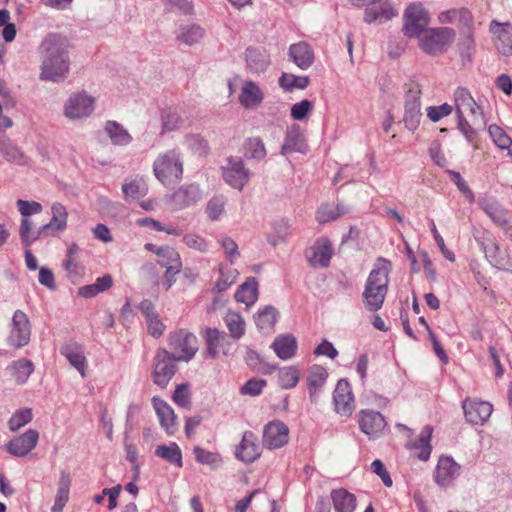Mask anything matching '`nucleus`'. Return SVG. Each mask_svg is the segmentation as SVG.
<instances>
[{
    "label": "nucleus",
    "mask_w": 512,
    "mask_h": 512,
    "mask_svg": "<svg viewBox=\"0 0 512 512\" xmlns=\"http://www.w3.org/2000/svg\"><path fill=\"white\" fill-rule=\"evenodd\" d=\"M70 41L60 33H48L38 46L41 57L39 79L59 83L64 81L70 70Z\"/></svg>",
    "instance_id": "nucleus-1"
},
{
    "label": "nucleus",
    "mask_w": 512,
    "mask_h": 512,
    "mask_svg": "<svg viewBox=\"0 0 512 512\" xmlns=\"http://www.w3.org/2000/svg\"><path fill=\"white\" fill-rule=\"evenodd\" d=\"M378 261L383 262V265L376 266L371 270L363 292L365 308L370 312H376L382 308L388 291L391 263L384 258H379Z\"/></svg>",
    "instance_id": "nucleus-2"
},
{
    "label": "nucleus",
    "mask_w": 512,
    "mask_h": 512,
    "mask_svg": "<svg viewBox=\"0 0 512 512\" xmlns=\"http://www.w3.org/2000/svg\"><path fill=\"white\" fill-rule=\"evenodd\" d=\"M155 177L165 186L182 179L183 159L179 150L171 149L160 154L153 163Z\"/></svg>",
    "instance_id": "nucleus-3"
},
{
    "label": "nucleus",
    "mask_w": 512,
    "mask_h": 512,
    "mask_svg": "<svg viewBox=\"0 0 512 512\" xmlns=\"http://www.w3.org/2000/svg\"><path fill=\"white\" fill-rule=\"evenodd\" d=\"M455 38V31L450 27L428 28L419 39V47L430 56L443 54Z\"/></svg>",
    "instance_id": "nucleus-4"
},
{
    "label": "nucleus",
    "mask_w": 512,
    "mask_h": 512,
    "mask_svg": "<svg viewBox=\"0 0 512 512\" xmlns=\"http://www.w3.org/2000/svg\"><path fill=\"white\" fill-rule=\"evenodd\" d=\"M475 240L484 252L491 265L499 270L508 271L512 267V260L506 249H502L496 239L487 231L475 236Z\"/></svg>",
    "instance_id": "nucleus-5"
},
{
    "label": "nucleus",
    "mask_w": 512,
    "mask_h": 512,
    "mask_svg": "<svg viewBox=\"0 0 512 512\" xmlns=\"http://www.w3.org/2000/svg\"><path fill=\"white\" fill-rule=\"evenodd\" d=\"M167 341L170 349L173 351L171 354L179 362L190 361L198 351L197 337L186 329H179L169 333Z\"/></svg>",
    "instance_id": "nucleus-6"
},
{
    "label": "nucleus",
    "mask_w": 512,
    "mask_h": 512,
    "mask_svg": "<svg viewBox=\"0 0 512 512\" xmlns=\"http://www.w3.org/2000/svg\"><path fill=\"white\" fill-rule=\"evenodd\" d=\"M403 34L408 38H420L430 23L428 11L421 3H411L403 14Z\"/></svg>",
    "instance_id": "nucleus-7"
},
{
    "label": "nucleus",
    "mask_w": 512,
    "mask_h": 512,
    "mask_svg": "<svg viewBox=\"0 0 512 512\" xmlns=\"http://www.w3.org/2000/svg\"><path fill=\"white\" fill-rule=\"evenodd\" d=\"M176 362L179 361L166 349L159 348L156 351L152 369V378L155 385L162 389L166 388L177 371Z\"/></svg>",
    "instance_id": "nucleus-8"
},
{
    "label": "nucleus",
    "mask_w": 512,
    "mask_h": 512,
    "mask_svg": "<svg viewBox=\"0 0 512 512\" xmlns=\"http://www.w3.org/2000/svg\"><path fill=\"white\" fill-rule=\"evenodd\" d=\"M30 338L31 323L29 318L22 310H16L12 317L7 343L15 349H20L30 342Z\"/></svg>",
    "instance_id": "nucleus-9"
},
{
    "label": "nucleus",
    "mask_w": 512,
    "mask_h": 512,
    "mask_svg": "<svg viewBox=\"0 0 512 512\" xmlns=\"http://www.w3.org/2000/svg\"><path fill=\"white\" fill-rule=\"evenodd\" d=\"M224 181L237 190H242L250 178V170L245 167L240 157H229L226 165L222 166Z\"/></svg>",
    "instance_id": "nucleus-10"
},
{
    "label": "nucleus",
    "mask_w": 512,
    "mask_h": 512,
    "mask_svg": "<svg viewBox=\"0 0 512 512\" xmlns=\"http://www.w3.org/2000/svg\"><path fill=\"white\" fill-rule=\"evenodd\" d=\"M421 119V90L418 87H410L405 93L403 118L405 127L418 128Z\"/></svg>",
    "instance_id": "nucleus-11"
},
{
    "label": "nucleus",
    "mask_w": 512,
    "mask_h": 512,
    "mask_svg": "<svg viewBox=\"0 0 512 512\" xmlns=\"http://www.w3.org/2000/svg\"><path fill=\"white\" fill-rule=\"evenodd\" d=\"M95 100L85 91L73 93L65 104V115L70 119L88 117L94 110Z\"/></svg>",
    "instance_id": "nucleus-12"
},
{
    "label": "nucleus",
    "mask_w": 512,
    "mask_h": 512,
    "mask_svg": "<svg viewBox=\"0 0 512 512\" xmlns=\"http://www.w3.org/2000/svg\"><path fill=\"white\" fill-rule=\"evenodd\" d=\"M466 421L473 425H483L493 412V406L488 401L466 398L462 402Z\"/></svg>",
    "instance_id": "nucleus-13"
},
{
    "label": "nucleus",
    "mask_w": 512,
    "mask_h": 512,
    "mask_svg": "<svg viewBox=\"0 0 512 512\" xmlns=\"http://www.w3.org/2000/svg\"><path fill=\"white\" fill-rule=\"evenodd\" d=\"M333 402L336 413L349 417L354 411V396L350 383L346 379H340L333 393Z\"/></svg>",
    "instance_id": "nucleus-14"
},
{
    "label": "nucleus",
    "mask_w": 512,
    "mask_h": 512,
    "mask_svg": "<svg viewBox=\"0 0 512 512\" xmlns=\"http://www.w3.org/2000/svg\"><path fill=\"white\" fill-rule=\"evenodd\" d=\"M289 429L286 424L276 420L269 422L263 431V445L268 449H278L288 443Z\"/></svg>",
    "instance_id": "nucleus-15"
},
{
    "label": "nucleus",
    "mask_w": 512,
    "mask_h": 512,
    "mask_svg": "<svg viewBox=\"0 0 512 512\" xmlns=\"http://www.w3.org/2000/svg\"><path fill=\"white\" fill-rule=\"evenodd\" d=\"M332 254V245L330 241L324 237L317 239L314 245L306 251L307 260L313 267H328Z\"/></svg>",
    "instance_id": "nucleus-16"
},
{
    "label": "nucleus",
    "mask_w": 512,
    "mask_h": 512,
    "mask_svg": "<svg viewBox=\"0 0 512 512\" xmlns=\"http://www.w3.org/2000/svg\"><path fill=\"white\" fill-rule=\"evenodd\" d=\"M38 439V431L35 429H29L22 435L9 441L6 445V449L10 454L16 457H23L35 448Z\"/></svg>",
    "instance_id": "nucleus-17"
},
{
    "label": "nucleus",
    "mask_w": 512,
    "mask_h": 512,
    "mask_svg": "<svg viewBox=\"0 0 512 512\" xmlns=\"http://www.w3.org/2000/svg\"><path fill=\"white\" fill-rule=\"evenodd\" d=\"M459 471L460 465L452 457L441 456L434 472V480L439 486L447 487L459 475Z\"/></svg>",
    "instance_id": "nucleus-18"
},
{
    "label": "nucleus",
    "mask_w": 512,
    "mask_h": 512,
    "mask_svg": "<svg viewBox=\"0 0 512 512\" xmlns=\"http://www.w3.org/2000/svg\"><path fill=\"white\" fill-rule=\"evenodd\" d=\"M202 191L198 184H185L179 187L171 196L175 209H184L196 204L202 199Z\"/></svg>",
    "instance_id": "nucleus-19"
},
{
    "label": "nucleus",
    "mask_w": 512,
    "mask_h": 512,
    "mask_svg": "<svg viewBox=\"0 0 512 512\" xmlns=\"http://www.w3.org/2000/svg\"><path fill=\"white\" fill-rule=\"evenodd\" d=\"M358 421L361 431L370 437H377L387 426L383 415L374 410H362Z\"/></svg>",
    "instance_id": "nucleus-20"
},
{
    "label": "nucleus",
    "mask_w": 512,
    "mask_h": 512,
    "mask_svg": "<svg viewBox=\"0 0 512 512\" xmlns=\"http://www.w3.org/2000/svg\"><path fill=\"white\" fill-rule=\"evenodd\" d=\"M244 54L246 68L253 74L265 72L271 64L270 55L264 48L249 46Z\"/></svg>",
    "instance_id": "nucleus-21"
},
{
    "label": "nucleus",
    "mask_w": 512,
    "mask_h": 512,
    "mask_svg": "<svg viewBox=\"0 0 512 512\" xmlns=\"http://www.w3.org/2000/svg\"><path fill=\"white\" fill-rule=\"evenodd\" d=\"M288 57L301 70L310 68L315 60L312 47L305 41L291 44L288 49Z\"/></svg>",
    "instance_id": "nucleus-22"
},
{
    "label": "nucleus",
    "mask_w": 512,
    "mask_h": 512,
    "mask_svg": "<svg viewBox=\"0 0 512 512\" xmlns=\"http://www.w3.org/2000/svg\"><path fill=\"white\" fill-rule=\"evenodd\" d=\"M260 454L256 435L252 431H245L235 456L243 462L252 463L259 458Z\"/></svg>",
    "instance_id": "nucleus-23"
},
{
    "label": "nucleus",
    "mask_w": 512,
    "mask_h": 512,
    "mask_svg": "<svg viewBox=\"0 0 512 512\" xmlns=\"http://www.w3.org/2000/svg\"><path fill=\"white\" fill-rule=\"evenodd\" d=\"M328 378L327 370L321 365H312L308 371L307 388L310 401L318 402L319 393Z\"/></svg>",
    "instance_id": "nucleus-24"
},
{
    "label": "nucleus",
    "mask_w": 512,
    "mask_h": 512,
    "mask_svg": "<svg viewBox=\"0 0 512 512\" xmlns=\"http://www.w3.org/2000/svg\"><path fill=\"white\" fill-rule=\"evenodd\" d=\"M152 404L159 418L160 425L165 429L168 435H173L176 431V415L164 400L159 397L152 398Z\"/></svg>",
    "instance_id": "nucleus-25"
},
{
    "label": "nucleus",
    "mask_w": 512,
    "mask_h": 512,
    "mask_svg": "<svg viewBox=\"0 0 512 512\" xmlns=\"http://www.w3.org/2000/svg\"><path fill=\"white\" fill-rule=\"evenodd\" d=\"M52 218L51 220L41 226V231H45L46 235H54L58 231L65 230L67 226L68 212L66 207L55 202L51 206Z\"/></svg>",
    "instance_id": "nucleus-26"
},
{
    "label": "nucleus",
    "mask_w": 512,
    "mask_h": 512,
    "mask_svg": "<svg viewBox=\"0 0 512 512\" xmlns=\"http://www.w3.org/2000/svg\"><path fill=\"white\" fill-rule=\"evenodd\" d=\"M380 3L388 4L389 0H367V7L364 10V21L366 23L371 24L382 18L391 20L397 15V11L389 5L376 8L375 5Z\"/></svg>",
    "instance_id": "nucleus-27"
},
{
    "label": "nucleus",
    "mask_w": 512,
    "mask_h": 512,
    "mask_svg": "<svg viewBox=\"0 0 512 512\" xmlns=\"http://www.w3.org/2000/svg\"><path fill=\"white\" fill-rule=\"evenodd\" d=\"M264 94L254 81H246L239 94V102L246 109L257 108L263 101Z\"/></svg>",
    "instance_id": "nucleus-28"
},
{
    "label": "nucleus",
    "mask_w": 512,
    "mask_h": 512,
    "mask_svg": "<svg viewBox=\"0 0 512 512\" xmlns=\"http://www.w3.org/2000/svg\"><path fill=\"white\" fill-rule=\"evenodd\" d=\"M489 30L502 43V47L498 48L499 52L503 55L512 54L511 24L508 22L501 23L494 19L490 22Z\"/></svg>",
    "instance_id": "nucleus-29"
},
{
    "label": "nucleus",
    "mask_w": 512,
    "mask_h": 512,
    "mask_svg": "<svg viewBox=\"0 0 512 512\" xmlns=\"http://www.w3.org/2000/svg\"><path fill=\"white\" fill-rule=\"evenodd\" d=\"M433 433V427L430 425L424 426L421 430L419 437L407 444V448L410 450H419L417 457L421 461H427L430 458L432 451L431 437Z\"/></svg>",
    "instance_id": "nucleus-30"
},
{
    "label": "nucleus",
    "mask_w": 512,
    "mask_h": 512,
    "mask_svg": "<svg viewBox=\"0 0 512 512\" xmlns=\"http://www.w3.org/2000/svg\"><path fill=\"white\" fill-rule=\"evenodd\" d=\"M480 207L496 225L501 228L508 225V212L495 199H483Z\"/></svg>",
    "instance_id": "nucleus-31"
},
{
    "label": "nucleus",
    "mask_w": 512,
    "mask_h": 512,
    "mask_svg": "<svg viewBox=\"0 0 512 512\" xmlns=\"http://www.w3.org/2000/svg\"><path fill=\"white\" fill-rule=\"evenodd\" d=\"M331 500L336 512H354L356 509V497L344 488L331 491Z\"/></svg>",
    "instance_id": "nucleus-32"
},
{
    "label": "nucleus",
    "mask_w": 512,
    "mask_h": 512,
    "mask_svg": "<svg viewBox=\"0 0 512 512\" xmlns=\"http://www.w3.org/2000/svg\"><path fill=\"white\" fill-rule=\"evenodd\" d=\"M271 347L280 359L287 360L295 355L297 342L291 334H284L276 337Z\"/></svg>",
    "instance_id": "nucleus-33"
},
{
    "label": "nucleus",
    "mask_w": 512,
    "mask_h": 512,
    "mask_svg": "<svg viewBox=\"0 0 512 512\" xmlns=\"http://www.w3.org/2000/svg\"><path fill=\"white\" fill-rule=\"evenodd\" d=\"M292 152H300L302 154L308 152V146L300 130H287L281 154L288 155Z\"/></svg>",
    "instance_id": "nucleus-34"
},
{
    "label": "nucleus",
    "mask_w": 512,
    "mask_h": 512,
    "mask_svg": "<svg viewBox=\"0 0 512 512\" xmlns=\"http://www.w3.org/2000/svg\"><path fill=\"white\" fill-rule=\"evenodd\" d=\"M460 38L457 43L459 56L463 62L471 63L476 53V42L474 39V30H467L465 33H459Z\"/></svg>",
    "instance_id": "nucleus-35"
},
{
    "label": "nucleus",
    "mask_w": 512,
    "mask_h": 512,
    "mask_svg": "<svg viewBox=\"0 0 512 512\" xmlns=\"http://www.w3.org/2000/svg\"><path fill=\"white\" fill-rule=\"evenodd\" d=\"M258 297V282L254 277H249L246 281L239 286L235 293L237 302H241L250 306L257 301Z\"/></svg>",
    "instance_id": "nucleus-36"
},
{
    "label": "nucleus",
    "mask_w": 512,
    "mask_h": 512,
    "mask_svg": "<svg viewBox=\"0 0 512 512\" xmlns=\"http://www.w3.org/2000/svg\"><path fill=\"white\" fill-rule=\"evenodd\" d=\"M60 353L80 372L82 377H85L86 357L77 344L71 343L64 345Z\"/></svg>",
    "instance_id": "nucleus-37"
},
{
    "label": "nucleus",
    "mask_w": 512,
    "mask_h": 512,
    "mask_svg": "<svg viewBox=\"0 0 512 512\" xmlns=\"http://www.w3.org/2000/svg\"><path fill=\"white\" fill-rule=\"evenodd\" d=\"M278 84L285 92H293L296 89L304 90L310 85V77L283 72L278 79Z\"/></svg>",
    "instance_id": "nucleus-38"
},
{
    "label": "nucleus",
    "mask_w": 512,
    "mask_h": 512,
    "mask_svg": "<svg viewBox=\"0 0 512 512\" xmlns=\"http://www.w3.org/2000/svg\"><path fill=\"white\" fill-rule=\"evenodd\" d=\"M155 456L168 463L181 468L183 466L182 452L179 446L172 442L169 445H159L155 449Z\"/></svg>",
    "instance_id": "nucleus-39"
},
{
    "label": "nucleus",
    "mask_w": 512,
    "mask_h": 512,
    "mask_svg": "<svg viewBox=\"0 0 512 512\" xmlns=\"http://www.w3.org/2000/svg\"><path fill=\"white\" fill-rule=\"evenodd\" d=\"M113 285V279L110 274L98 277L95 283L85 285L79 288L78 294L84 298H93L99 293L105 292Z\"/></svg>",
    "instance_id": "nucleus-40"
},
{
    "label": "nucleus",
    "mask_w": 512,
    "mask_h": 512,
    "mask_svg": "<svg viewBox=\"0 0 512 512\" xmlns=\"http://www.w3.org/2000/svg\"><path fill=\"white\" fill-rule=\"evenodd\" d=\"M466 118L472 128H500L496 123H488L483 107L474 101V105L469 108Z\"/></svg>",
    "instance_id": "nucleus-41"
},
{
    "label": "nucleus",
    "mask_w": 512,
    "mask_h": 512,
    "mask_svg": "<svg viewBox=\"0 0 512 512\" xmlns=\"http://www.w3.org/2000/svg\"><path fill=\"white\" fill-rule=\"evenodd\" d=\"M205 30L196 24L182 25L180 26L177 40L192 46L198 43L204 36Z\"/></svg>",
    "instance_id": "nucleus-42"
},
{
    "label": "nucleus",
    "mask_w": 512,
    "mask_h": 512,
    "mask_svg": "<svg viewBox=\"0 0 512 512\" xmlns=\"http://www.w3.org/2000/svg\"><path fill=\"white\" fill-rule=\"evenodd\" d=\"M41 235H46L45 231L33 229V223L28 218H23L19 228V236L25 248H30L33 242L38 240Z\"/></svg>",
    "instance_id": "nucleus-43"
},
{
    "label": "nucleus",
    "mask_w": 512,
    "mask_h": 512,
    "mask_svg": "<svg viewBox=\"0 0 512 512\" xmlns=\"http://www.w3.org/2000/svg\"><path fill=\"white\" fill-rule=\"evenodd\" d=\"M0 153L9 162L19 165L25 163L24 155L5 135L0 136Z\"/></svg>",
    "instance_id": "nucleus-44"
},
{
    "label": "nucleus",
    "mask_w": 512,
    "mask_h": 512,
    "mask_svg": "<svg viewBox=\"0 0 512 512\" xmlns=\"http://www.w3.org/2000/svg\"><path fill=\"white\" fill-rule=\"evenodd\" d=\"M300 379V372L295 366L280 368L278 371V384L282 389L295 387Z\"/></svg>",
    "instance_id": "nucleus-45"
},
{
    "label": "nucleus",
    "mask_w": 512,
    "mask_h": 512,
    "mask_svg": "<svg viewBox=\"0 0 512 512\" xmlns=\"http://www.w3.org/2000/svg\"><path fill=\"white\" fill-rule=\"evenodd\" d=\"M276 316L277 310L273 306H266L255 315V323L260 330L268 332L272 330Z\"/></svg>",
    "instance_id": "nucleus-46"
},
{
    "label": "nucleus",
    "mask_w": 512,
    "mask_h": 512,
    "mask_svg": "<svg viewBox=\"0 0 512 512\" xmlns=\"http://www.w3.org/2000/svg\"><path fill=\"white\" fill-rule=\"evenodd\" d=\"M224 320L232 338L238 340L244 335L245 321L239 313L229 311Z\"/></svg>",
    "instance_id": "nucleus-47"
},
{
    "label": "nucleus",
    "mask_w": 512,
    "mask_h": 512,
    "mask_svg": "<svg viewBox=\"0 0 512 512\" xmlns=\"http://www.w3.org/2000/svg\"><path fill=\"white\" fill-rule=\"evenodd\" d=\"M12 375L19 384L25 383L32 372L34 371V364L28 359H19L14 361L11 365Z\"/></svg>",
    "instance_id": "nucleus-48"
},
{
    "label": "nucleus",
    "mask_w": 512,
    "mask_h": 512,
    "mask_svg": "<svg viewBox=\"0 0 512 512\" xmlns=\"http://www.w3.org/2000/svg\"><path fill=\"white\" fill-rule=\"evenodd\" d=\"M246 364L254 371L262 374H271L276 367L263 361L260 355L251 349H248L245 355Z\"/></svg>",
    "instance_id": "nucleus-49"
},
{
    "label": "nucleus",
    "mask_w": 512,
    "mask_h": 512,
    "mask_svg": "<svg viewBox=\"0 0 512 512\" xmlns=\"http://www.w3.org/2000/svg\"><path fill=\"white\" fill-rule=\"evenodd\" d=\"M122 191L127 199H138L147 194L148 187L143 179H134L123 184Z\"/></svg>",
    "instance_id": "nucleus-50"
},
{
    "label": "nucleus",
    "mask_w": 512,
    "mask_h": 512,
    "mask_svg": "<svg viewBox=\"0 0 512 512\" xmlns=\"http://www.w3.org/2000/svg\"><path fill=\"white\" fill-rule=\"evenodd\" d=\"M244 155L247 158L260 160L266 156L263 142L258 138H249L244 143Z\"/></svg>",
    "instance_id": "nucleus-51"
},
{
    "label": "nucleus",
    "mask_w": 512,
    "mask_h": 512,
    "mask_svg": "<svg viewBox=\"0 0 512 512\" xmlns=\"http://www.w3.org/2000/svg\"><path fill=\"white\" fill-rule=\"evenodd\" d=\"M274 234L267 236V241L272 246H277L284 242L289 234V224L281 219L272 224Z\"/></svg>",
    "instance_id": "nucleus-52"
},
{
    "label": "nucleus",
    "mask_w": 512,
    "mask_h": 512,
    "mask_svg": "<svg viewBox=\"0 0 512 512\" xmlns=\"http://www.w3.org/2000/svg\"><path fill=\"white\" fill-rule=\"evenodd\" d=\"M221 337V332L216 328H207L205 333L206 351L205 355L208 358H216L218 355V344Z\"/></svg>",
    "instance_id": "nucleus-53"
},
{
    "label": "nucleus",
    "mask_w": 512,
    "mask_h": 512,
    "mask_svg": "<svg viewBox=\"0 0 512 512\" xmlns=\"http://www.w3.org/2000/svg\"><path fill=\"white\" fill-rule=\"evenodd\" d=\"M313 110V102L309 99H303L292 105L290 115L293 120L303 121Z\"/></svg>",
    "instance_id": "nucleus-54"
},
{
    "label": "nucleus",
    "mask_w": 512,
    "mask_h": 512,
    "mask_svg": "<svg viewBox=\"0 0 512 512\" xmlns=\"http://www.w3.org/2000/svg\"><path fill=\"white\" fill-rule=\"evenodd\" d=\"M163 3L166 13L178 10L183 15L194 14V5L189 0H163Z\"/></svg>",
    "instance_id": "nucleus-55"
},
{
    "label": "nucleus",
    "mask_w": 512,
    "mask_h": 512,
    "mask_svg": "<svg viewBox=\"0 0 512 512\" xmlns=\"http://www.w3.org/2000/svg\"><path fill=\"white\" fill-rule=\"evenodd\" d=\"M185 143L189 149L200 156H204L208 153V142L199 134L187 135L185 138Z\"/></svg>",
    "instance_id": "nucleus-56"
},
{
    "label": "nucleus",
    "mask_w": 512,
    "mask_h": 512,
    "mask_svg": "<svg viewBox=\"0 0 512 512\" xmlns=\"http://www.w3.org/2000/svg\"><path fill=\"white\" fill-rule=\"evenodd\" d=\"M32 410L23 408L16 411L10 418L8 425L11 431H17L32 420Z\"/></svg>",
    "instance_id": "nucleus-57"
},
{
    "label": "nucleus",
    "mask_w": 512,
    "mask_h": 512,
    "mask_svg": "<svg viewBox=\"0 0 512 512\" xmlns=\"http://www.w3.org/2000/svg\"><path fill=\"white\" fill-rule=\"evenodd\" d=\"M225 203V198L223 196L212 197L206 206L208 218L212 221L218 220L224 212Z\"/></svg>",
    "instance_id": "nucleus-58"
},
{
    "label": "nucleus",
    "mask_w": 512,
    "mask_h": 512,
    "mask_svg": "<svg viewBox=\"0 0 512 512\" xmlns=\"http://www.w3.org/2000/svg\"><path fill=\"white\" fill-rule=\"evenodd\" d=\"M452 111L453 106L448 103H443L438 106H429L426 109L428 119L434 123H437L442 118L450 115Z\"/></svg>",
    "instance_id": "nucleus-59"
},
{
    "label": "nucleus",
    "mask_w": 512,
    "mask_h": 512,
    "mask_svg": "<svg viewBox=\"0 0 512 512\" xmlns=\"http://www.w3.org/2000/svg\"><path fill=\"white\" fill-rule=\"evenodd\" d=\"M69 486V478L65 475H62L59 480V487L55 498L54 508L59 507V509H62L65 506L69 499Z\"/></svg>",
    "instance_id": "nucleus-60"
},
{
    "label": "nucleus",
    "mask_w": 512,
    "mask_h": 512,
    "mask_svg": "<svg viewBox=\"0 0 512 512\" xmlns=\"http://www.w3.org/2000/svg\"><path fill=\"white\" fill-rule=\"evenodd\" d=\"M448 174L451 177V181L457 186L460 192L465 196V198L470 202H474V193L470 189L467 182L462 178L461 174L456 171L448 170Z\"/></svg>",
    "instance_id": "nucleus-61"
},
{
    "label": "nucleus",
    "mask_w": 512,
    "mask_h": 512,
    "mask_svg": "<svg viewBox=\"0 0 512 512\" xmlns=\"http://www.w3.org/2000/svg\"><path fill=\"white\" fill-rule=\"evenodd\" d=\"M173 401L180 407L189 409L191 406L190 391L187 384H179L173 394Z\"/></svg>",
    "instance_id": "nucleus-62"
},
{
    "label": "nucleus",
    "mask_w": 512,
    "mask_h": 512,
    "mask_svg": "<svg viewBox=\"0 0 512 512\" xmlns=\"http://www.w3.org/2000/svg\"><path fill=\"white\" fill-rule=\"evenodd\" d=\"M158 257L160 258L158 263L161 266L175 265L177 262H181L179 253L169 246H162Z\"/></svg>",
    "instance_id": "nucleus-63"
},
{
    "label": "nucleus",
    "mask_w": 512,
    "mask_h": 512,
    "mask_svg": "<svg viewBox=\"0 0 512 512\" xmlns=\"http://www.w3.org/2000/svg\"><path fill=\"white\" fill-rule=\"evenodd\" d=\"M266 384L267 382L264 379H250L240 388V393L243 395L257 396L262 392Z\"/></svg>",
    "instance_id": "nucleus-64"
}]
</instances>
